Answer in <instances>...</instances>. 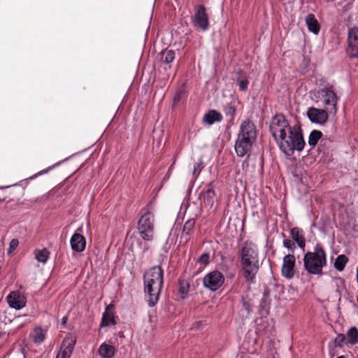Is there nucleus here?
<instances>
[{
  "instance_id": "obj_27",
  "label": "nucleus",
  "mask_w": 358,
  "mask_h": 358,
  "mask_svg": "<svg viewBox=\"0 0 358 358\" xmlns=\"http://www.w3.org/2000/svg\"><path fill=\"white\" fill-rule=\"evenodd\" d=\"M50 256V252L48 249L43 248L35 251V258L38 262L41 263H46Z\"/></svg>"
},
{
  "instance_id": "obj_38",
  "label": "nucleus",
  "mask_w": 358,
  "mask_h": 358,
  "mask_svg": "<svg viewBox=\"0 0 358 358\" xmlns=\"http://www.w3.org/2000/svg\"><path fill=\"white\" fill-rule=\"evenodd\" d=\"M52 167H49L48 169H44L40 172H38L35 176H38V175H41V174H43V173H46L48 172L49 170L52 169Z\"/></svg>"
},
{
  "instance_id": "obj_41",
  "label": "nucleus",
  "mask_w": 358,
  "mask_h": 358,
  "mask_svg": "<svg viewBox=\"0 0 358 358\" xmlns=\"http://www.w3.org/2000/svg\"><path fill=\"white\" fill-rule=\"evenodd\" d=\"M200 166V164L199 163H195L194 165V173L197 170V169H199Z\"/></svg>"
},
{
  "instance_id": "obj_12",
  "label": "nucleus",
  "mask_w": 358,
  "mask_h": 358,
  "mask_svg": "<svg viewBox=\"0 0 358 358\" xmlns=\"http://www.w3.org/2000/svg\"><path fill=\"white\" fill-rule=\"evenodd\" d=\"M214 189V182H209L206 185V189L202 191L200 194V196H203V203L204 207L209 210L213 209L215 203L217 201Z\"/></svg>"
},
{
  "instance_id": "obj_2",
  "label": "nucleus",
  "mask_w": 358,
  "mask_h": 358,
  "mask_svg": "<svg viewBox=\"0 0 358 358\" xmlns=\"http://www.w3.org/2000/svg\"><path fill=\"white\" fill-rule=\"evenodd\" d=\"M238 256L243 276L248 285L255 284L260 262L257 247L251 241H245L241 246Z\"/></svg>"
},
{
  "instance_id": "obj_35",
  "label": "nucleus",
  "mask_w": 358,
  "mask_h": 358,
  "mask_svg": "<svg viewBox=\"0 0 358 358\" xmlns=\"http://www.w3.org/2000/svg\"><path fill=\"white\" fill-rule=\"evenodd\" d=\"M188 292V285L184 282L180 283L179 293L181 294L182 298H185Z\"/></svg>"
},
{
  "instance_id": "obj_16",
  "label": "nucleus",
  "mask_w": 358,
  "mask_h": 358,
  "mask_svg": "<svg viewBox=\"0 0 358 358\" xmlns=\"http://www.w3.org/2000/svg\"><path fill=\"white\" fill-rule=\"evenodd\" d=\"M195 221L194 219H189L183 225L180 236V243H187L191 238L194 231Z\"/></svg>"
},
{
  "instance_id": "obj_42",
  "label": "nucleus",
  "mask_w": 358,
  "mask_h": 358,
  "mask_svg": "<svg viewBox=\"0 0 358 358\" xmlns=\"http://www.w3.org/2000/svg\"><path fill=\"white\" fill-rule=\"evenodd\" d=\"M6 198V196L4 194H3V195L2 196H0V203L3 202V201H5Z\"/></svg>"
},
{
  "instance_id": "obj_29",
  "label": "nucleus",
  "mask_w": 358,
  "mask_h": 358,
  "mask_svg": "<svg viewBox=\"0 0 358 358\" xmlns=\"http://www.w3.org/2000/svg\"><path fill=\"white\" fill-rule=\"evenodd\" d=\"M223 110L229 120L231 122L234 121L236 113V108L235 106L231 103L227 104L224 106Z\"/></svg>"
},
{
  "instance_id": "obj_6",
  "label": "nucleus",
  "mask_w": 358,
  "mask_h": 358,
  "mask_svg": "<svg viewBox=\"0 0 358 358\" xmlns=\"http://www.w3.org/2000/svg\"><path fill=\"white\" fill-rule=\"evenodd\" d=\"M317 101L319 98L323 99V104L329 113L334 116L337 113L338 97L334 90V86L328 84L326 87L311 92Z\"/></svg>"
},
{
  "instance_id": "obj_11",
  "label": "nucleus",
  "mask_w": 358,
  "mask_h": 358,
  "mask_svg": "<svg viewBox=\"0 0 358 358\" xmlns=\"http://www.w3.org/2000/svg\"><path fill=\"white\" fill-rule=\"evenodd\" d=\"M76 343V338L71 334H68L64 338L59 352L56 358H70Z\"/></svg>"
},
{
  "instance_id": "obj_45",
  "label": "nucleus",
  "mask_w": 358,
  "mask_h": 358,
  "mask_svg": "<svg viewBox=\"0 0 358 358\" xmlns=\"http://www.w3.org/2000/svg\"><path fill=\"white\" fill-rule=\"evenodd\" d=\"M357 303H358V296L357 297Z\"/></svg>"
},
{
  "instance_id": "obj_39",
  "label": "nucleus",
  "mask_w": 358,
  "mask_h": 358,
  "mask_svg": "<svg viewBox=\"0 0 358 358\" xmlns=\"http://www.w3.org/2000/svg\"><path fill=\"white\" fill-rule=\"evenodd\" d=\"M68 321V316L65 315L62 318V324L65 325Z\"/></svg>"
},
{
  "instance_id": "obj_8",
  "label": "nucleus",
  "mask_w": 358,
  "mask_h": 358,
  "mask_svg": "<svg viewBox=\"0 0 358 358\" xmlns=\"http://www.w3.org/2000/svg\"><path fill=\"white\" fill-rule=\"evenodd\" d=\"M192 22L194 27L201 31H206L209 27V17L206 12V7L202 5H198L195 8L194 14L192 18Z\"/></svg>"
},
{
  "instance_id": "obj_32",
  "label": "nucleus",
  "mask_w": 358,
  "mask_h": 358,
  "mask_svg": "<svg viewBox=\"0 0 358 358\" xmlns=\"http://www.w3.org/2000/svg\"><path fill=\"white\" fill-rule=\"evenodd\" d=\"M346 337L343 334H339L336 336L334 339V343L336 346L341 347L343 343H346Z\"/></svg>"
},
{
  "instance_id": "obj_3",
  "label": "nucleus",
  "mask_w": 358,
  "mask_h": 358,
  "mask_svg": "<svg viewBox=\"0 0 358 358\" xmlns=\"http://www.w3.org/2000/svg\"><path fill=\"white\" fill-rule=\"evenodd\" d=\"M164 271L160 266H155L143 275L144 291L148 304L155 306L159 299L163 287Z\"/></svg>"
},
{
  "instance_id": "obj_31",
  "label": "nucleus",
  "mask_w": 358,
  "mask_h": 358,
  "mask_svg": "<svg viewBox=\"0 0 358 358\" xmlns=\"http://www.w3.org/2000/svg\"><path fill=\"white\" fill-rule=\"evenodd\" d=\"M110 324H115L114 317L112 315L104 312L103 314L101 326V327H107L110 325Z\"/></svg>"
},
{
  "instance_id": "obj_10",
  "label": "nucleus",
  "mask_w": 358,
  "mask_h": 358,
  "mask_svg": "<svg viewBox=\"0 0 358 358\" xmlns=\"http://www.w3.org/2000/svg\"><path fill=\"white\" fill-rule=\"evenodd\" d=\"M348 55L350 58H358V27H353L348 34Z\"/></svg>"
},
{
  "instance_id": "obj_43",
  "label": "nucleus",
  "mask_w": 358,
  "mask_h": 358,
  "mask_svg": "<svg viewBox=\"0 0 358 358\" xmlns=\"http://www.w3.org/2000/svg\"><path fill=\"white\" fill-rule=\"evenodd\" d=\"M328 142H329L328 140H325V139H322L321 141V143H323L324 144H325L326 143H328Z\"/></svg>"
},
{
  "instance_id": "obj_33",
  "label": "nucleus",
  "mask_w": 358,
  "mask_h": 358,
  "mask_svg": "<svg viewBox=\"0 0 358 358\" xmlns=\"http://www.w3.org/2000/svg\"><path fill=\"white\" fill-rule=\"evenodd\" d=\"M259 311L261 312V314L267 313L268 311L265 295H264L260 301Z\"/></svg>"
},
{
  "instance_id": "obj_14",
  "label": "nucleus",
  "mask_w": 358,
  "mask_h": 358,
  "mask_svg": "<svg viewBox=\"0 0 358 358\" xmlns=\"http://www.w3.org/2000/svg\"><path fill=\"white\" fill-rule=\"evenodd\" d=\"M295 263L296 258L294 255L288 254L284 257L281 268V273L283 277L287 279H292L294 277Z\"/></svg>"
},
{
  "instance_id": "obj_19",
  "label": "nucleus",
  "mask_w": 358,
  "mask_h": 358,
  "mask_svg": "<svg viewBox=\"0 0 358 358\" xmlns=\"http://www.w3.org/2000/svg\"><path fill=\"white\" fill-rule=\"evenodd\" d=\"M222 120V114L215 110H210L203 117V122L207 124L208 125H212L215 122H221Z\"/></svg>"
},
{
  "instance_id": "obj_30",
  "label": "nucleus",
  "mask_w": 358,
  "mask_h": 358,
  "mask_svg": "<svg viewBox=\"0 0 358 358\" xmlns=\"http://www.w3.org/2000/svg\"><path fill=\"white\" fill-rule=\"evenodd\" d=\"M161 60L164 64H170L175 59V52L172 50H166L161 53Z\"/></svg>"
},
{
  "instance_id": "obj_13",
  "label": "nucleus",
  "mask_w": 358,
  "mask_h": 358,
  "mask_svg": "<svg viewBox=\"0 0 358 358\" xmlns=\"http://www.w3.org/2000/svg\"><path fill=\"white\" fill-rule=\"evenodd\" d=\"M329 111L326 109H319L314 107L308 110L307 115L310 121L313 123L323 124L329 119Z\"/></svg>"
},
{
  "instance_id": "obj_22",
  "label": "nucleus",
  "mask_w": 358,
  "mask_h": 358,
  "mask_svg": "<svg viewBox=\"0 0 358 358\" xmlns=\"http://www.w3.org/2000/svg\"><path fill=\"white\" fill-rule=\"evenodd\" d=\"M115 348L110 345L102 344L99 347V352L103 358H111L114 356Z\"/></svg>"
},
{
  "instance_id": "obj_40",
  "label": "nucleus",
  "mask_w": 358,
  "mask_h": 358,
  "mask_svg": "<svg viewBox=\"0 0 358 358\" xmlns=\"http://www.w3.org/2000/svg\"><path fill=\"white\" fill-rule=\"evenodd\" d=\"M243 303V306L245 307V308L248 312H250V306H249L248 303L244 301Z\"/></svg>"
},
{
  "instance_id": "obj_21",
  "label": "nucleus",
  "mask_w": 358,
  "mask_h": 358,
  "mask_svg": "<svg viewBox=\"0 0 358 358\" xmlns=\"http://www.w3.org/2000/svg\"><path fill=\"white\" fill-rule=\"evenodd\" d=\"M187 94L184 87H180L176 92L173 99V107H176L186 99Z\"/></svg>"
},
{
  "instance_id": "obj_5",
  "label": "nucleus",
  "mask_w": 358,
  "mask_h": 358,
  "mask_svg": "<svg viewBox=\"0 0 358 358\" xmlns=\"http://www.w3.org/2000/svg\"><path fill=\"white\" fill-rule=\"evenodd\" d=\"M303 266L308 273L322 275V269L327 266V254L323 246L317 243L313 252H307L303 256Z\"/></svg>"
},
{
  "instance_id": "obj_44",
  "label": "nucleus",
  "mask_w": 358,
  "mask_h": 358,
  "mask_svg": "<svg viewBox=\"0 0 358 358\" xmlns=\"http://www.w3.org/2000/svg\"><path fill=\"white\" fill-rule=\"evenodd\" d=\"M337 358H345V357L341 355V356L338 357Z\"/></svg>"
},
{
  "instance_id": "obj_23",
  "label": "nucleus",
  "mask_w": 358,
  "mask_h": 358,
  "mask_svg": "<svg viewBox=\"0 0 358 358\" xmlns=\"http://www.w3.org/2000/svg\"><path fill=\"white\" fill-rule=\"evenodd\" d=\"M237 84L241 91H245L248 89L249 80L248 76L243 71L236 73Z\"/></svg>"
},
{
  "instance_id": "obj_25",
  "label": "nucleus",
  "mask_w": 358,
  "mask_h": 358,
  "mask_svg": "<svg viewBox=\"0 0 358 358\" xmlns=\"http://www.w3.org/2000/svg\"><path fill=\"white\" fill-rule=\"evenodd\" d=\"M30 336L33 342L36 344H41L42 342H43L45 338L43 330L40 327H36L31 332Z\"/></svg>"
},
{
  "instance_id": "obj_18",
  "label": "nucleus",
  "mask_w": 358,
  "mask_h": 358,
  "mask_svg": "<svg viewBox=\"0 0 358 358\" xmlns=\"http://www.w3.org/2000/svg\"><path fill=\"white\" fill-rule=\"evenodd\" d=\"M70 244L73 251L80 252L85 249L86 240L83 235L75 233L71 238Z\"/></svg>"
},
{
  "instance_id": "obj_37",
  "label": "nucleus",
  "mask_w": 358,
  "mask_h": 358,
  "mask_svg": "<svg viewBox=\"0 0 358 358\" xmlns=\"http://www.w3.org/2000/svg\"><path fill=\"white\" fill-rule=\"evenodd\" d=\"M209 259H210V255L208 253L206 252V253H203L202 254L199 259H198V262L201 264H208V262H209Z\"/></svg>"
},
{
  "instance_id": "obj_17",
  "label": "nucleus",
  "mask_w": 358,
  "mask_h": 358,
  "mask_svg": "<svg viewBox=\"0 0 358 358\" xmlns=\"http://www.w3.org/2000/svg\"><path fill=\"white\" fill-rule=\"evenodd\" d=\"M290 236L293 241L298 245L303 252H304L306 248V239L303 230L296 227H294L290 231Z\"/></svg>"
},
{
  "instance_id": "obj_36",
  "label": "nucleus",
  "mask_w": 358,
  "mask_h": 358,
  "mask_svg": "<svg viewBox=\"0 0 358 358\" xmlns=\"http://www.w3.org/2000/svg\"><path fill=\"white\" fill-rule=\"evenodd\" d=\"M19 245V241L17 239L13 238L10 241L9 244V248L8 250V253L10 254L16 249V248Z\"/></svg>"
},
{
  "instance_id": "obj_15",
  "label": "nucleus",
  "mask_w": 358,
  "mask_h": 358,
  "mask_svg": "<svg viewBox=\"0 0 358 358\" xmlns=\"http://www.w3.org/2000/svg\"><path fill=\"white\" fill-rule=\"evenodd\" d=\"M9 306L16 310H20L26 306V297L19 291L11 292L6 297Z\"/></svg>"
},
{
  "instance_id": "obj_34",
  "label": "nucleus",
  "mask_w": 358,
  "mask_h": 358,
  "mask_svg": "<svg viewBox=\"0 0 358 358\" xmlns=\"http://www.w3.org/2000/svg\"><path fill=\"white\" fill-rule=\"evenodd\" d=\"M283 246L287 248L289 250L293 252L294 249L295 248V243L293 241V240L285 238L283 241Z\"/></svg>"
},
{
  "instance_id": "obj_7",
  "label": "nucleus",
  "mask_w": 358,
  "mask_h": 358,
  "mask_svg": "<svg viewBox=\"0 0 358 358\" xmlns=\"http://www.w3.org/2000/svg\"><path fill=\"white\" fill-rule=\"evenodd\" d=\"M144 214L138 222V231L141 237L147 241H151L154 237V216L148 208L142 209Z\"/></svg>"
},
{
  "instance_id": "obj_28",
  "label": "nucleus",
  "mask_w": 358,
  "mask_h": 358,
  "mask_svg": "<svg viewBox=\"0 0 358 358\" xmlns=\"http://www.w3.org/2000/svg\"><path fill=\"white\" fill-rule=\"evenodd\" d=\"M348 261V259L345 255H338L334 262L335 268L337 269L338 271H342L344 269Z\"/></svg>"
},
{
  "instance_id": "obj_24",
  "label": "nucleus",
  "mask_w": 358,
  "mask_h": 358,
  "mask_svg": "<svg viewBox=\"0 0 358 358\" xmlns=\"http://www.w3.org/2000/svg\"><path fill=\"white\" fill-rule=\"evenodd\" d=\"M346 343L352 345L358 343V329L355 327H350L346 334Z\"/></svg>"
},
{
  "instance_id": "obj_9",
  "label": "nucleus",
  "mask_w": 358,
  "mask_h": 358,
  "mask_svg": "<svg viewBox=\"0 0 358 358\" xmlns=\"http://www.w3.org/2000/svg\"><path fill=\"white\" fill-rule=\"evenodd\" d=\"M224 277L223 274L218 271H212L203 279V285L211 291H216L224 283Z\"/></svg>"
},
{
  "instance_id": "obj_20",
  "label": "nucleus",
  "mask_w": 358,
  "mask_h": 358,
  "mask_svg": "<svg viewBox=\"0 0 358 358\" xmlns=\"http://www.w3.org/2000/svg\"><path fill=\"white\" fill-rule=\"evenodd\" d=\"M306 22L308 30L315 34H317L320 31V24L313 14H309L306 17Z\"/></svg>"
},
{
  "instance_id": "obj_26",
  "label": "nucleus",
  "mask_w": 358,
  "mask_h": 358,
  "mask_svg": "<svg viewBox=\"0 0 358 358\" xmlns=\"http://www.w3.org/2000/svg\"><path fill=\"white\" fill-rule=\"evenodd\" d=\"M322 136V133L320 131L316 129L312 131L308 136V145L312 148L315 146Z\"/></svg>"
},
{
  "instance_id": "obj_4",
  "label": "nucleus",
  "mask_w": 358,
  "mask_h": 358,
  "mask_svg": "<svg viewBox=\"0 0 358 358\" xmlns=\"http://www.w3.org/2000/svg\"><path fill=\"white\" fill-rule=\"evenodd\" d=\"M256 133L255 126L252 121L246 120L241 123L240 132L234 145L235 151L238 157H244L250 152L256 139Z\"/></svg>"
},
{
  "instance_id": "obj_1",
  "label": "nucleus",
  "mask_w": 358,
  "mask_h": 358,
  "mask_svg": "<svg viewBox=\"0 0 358 358\" xmlns=\"http://www.w3.org/2000/svg\"><path fill=\"white\" fill-rule=\"evenodd\" d=\"M269 129L280 150L287 157H291L295 151L303 150L306 143L301 127L290 124L284 115H274Z\"/></svg>"
}]
</instances>
